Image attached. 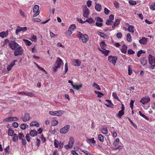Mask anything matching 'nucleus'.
Listing matches in <instances>:
<instances>
[{
	"instance_id": "obj_1",
	"label": "nucleus",
	"mask_w": 155,
	"mask_h": 155,
	"mask_svg": "<svg viewBox=\"0 0 155 155\" xmlns=\"http://www.w3.org/2000/svg\"><path fill=\"white\" fill-rule=\"evenodd\" d=\"M78 37L79 39H81L83 42L86 43L88 40L89 38L88 36L86 34L83 35L80 32H79V35H78Z\"/></svg>"
},
{
	"instance_id": "obj_2",
	"label": "nucleus",
	"mask_w": 155,
	"mask_h": 155,
	"mask_svg": "<svg viewBox=\"0 0 155 155\" xmlns=\"http://www.w3.org/2000/svg\"><path fill=\"white\" fill-rule=\"evenodd\" d=\"M149 61L151 68L153 69L155 66V58L151 54H149L148 57Z\"/></svg>"
},
{
	"instance_id": "obj_3",
	"label": "nucleus",
	"mask_w": 155,
	"mask_h": 155,
	"mask_svg": "<svg viewBox=\"0 0 155 155\" xmlns=\"http://www.w3.org/2000/svg\"><path fill=\"white\" fill-rule=\"evenodd\" d=\"M15 51L14 52V54L15 56L18 55H21L23 53V49L21 46L18 47L17 48L15 49Z\"/></svg>"
},
{
	"instance_id": "obj_4",
	"label": "nucleus",
	"mask_w": 155,
	"mask_h": 155,
	"mask_svg": "<svg viewBox=\"0 0 155 155\" xmlns=\"http://www.w3.org/2000/svg\"><path fill=\"white\" fill-rule=\"evenodd\" d=\"M9 45L12 50H14L18 47L19 45L15 41H11L9 43Z\"/></svg>"
},
{
	"instance_id": "obj_5",
	"label": "nucleus",
	"mask_w": 155,
	"mask_h": 155,
	"mask_svg": "<svg viewBox=\"0 0 155 155\" xmlns=\"http://www.w3.org/2000/svg\"><path fill=\"white\" fill-rule=\"evenodd\" d=\"M70 126L69 125H66L64 127L60 129V132L62 134H65L68 132L70 129Z\"/></svg>"
},
{
	"instance_id": "obj_6",
	"label": "nucleus",
	"mask_w": 155,
	"mask_h": 155,
	"mask_svg": "<svg viewBox=\"0 0 155 155\" xmlns=\"http://www.w3.org/2000/svg\"><path fill=\"white\" fill-rule=\"evenodd\" d=\"M95 20L97 21L95 24L97 26L101 27L102 26V22H103V20L102 18L100 17H97L95 18Z\"/></svg>"
},
{
	"instance_id": "obj_7",
	"label": "nucleus",
	"mask_w": 155,
	"mask_h": 155,
	"mask_svg": "<svg viewBox=\"0 0 155 155\" xmlns=\"http://www.w3.org/2000/svg\"><path fill=\"white\" fill-rule=\"evenodd\" d=\"M117 60V57L116 56H110L108 57V61L112 63L114 65L116 64Z\"/></svg>"
},
{
	"instance_id": "obj_8",
	"label": "nucleus",
	"mask_w": 155,
	"mask_h": 155,
	"mask_svg": "<svg viewBox=\"0 0 155 155\" xmlns=\"http://www.w3.org/2000/svg\"><path fill=\"white\" fill-rule=\"evenodd\" d=\"M83 16L85 18H87L89 14V10L86 5L83 7Z\"/></svg>"
},
{
	"instance_id": "obj_9",
	"label": "nucleus",
	"mask_w": 155,
	"mask_h": 155,
	"mask_svg": "<svg viewBox=\"0 0 155 155\" xmlns=\"http://www.w3.org/2000/svg\"><path fill=\"white\" fill-rule=\"evenodd\" d=\"M24 122L28 121L30 119L29 114L28 113H25L24 116L21 118Z\"/></svg>"
},
{
	"instance_id": "obj_10",
	"label": "nucleus",
	"mask_w": 155,
	"mask_h": 155,
	"mask_svg": "<svg viewBox=\"0 0 155 155\" xmlns=\"http://www.w3.org/2000/svg\"><path fill=\"white\" fill-rule=\"evenodd\" d=\"M150 101V98L149 97H144L142 98L140 101L143 105L147 104Z\"/></svg>"
},
{
	"instance_id": "obj_11",
	"label": "nucleus",
	"mask_w": 155,
	"mask_h": 155,
	"mask_svg": "<svg viewBox=\"0 0 155 155\" xmlns=\"http://www.w3.org/2000/svg\"><path fill=\"white\" fill-rule=\"evenodd\" d=\"M18 94H24L26 96H28L30 97H35V96L34 94H32L31 92L21 91L18 92Z\"/></svg>"
},
{
	"instance_id": "obj_12",
	"label": "nucleus",
	"mask_w": 155,
	"mask_h": 155,
	"mask_svg": "<svg viewBox=\"0 0 155 155\" xmlns=\"http://www.w3.org/2000/svg\"><path fill=\"white\" fill-rule=\"evenodd\" d=\"M62 62L63 61L60 58L58 57L57 58L55 65L59 68L60 67Z\"/></svg>"
},
{
	"instance_id": "obj_13",
	"label": "nucleus",
	"mask_w": 155,
	"mask_h": 155,
	"mask_svg": "<svg viewBox=\"0 0 155 155\" xmlns=\"http://www.w3.org/2000/svg\"><path fill=\"white\" fill-rule=\"evenodd\" d=\"M8 31H3L0 32V37L2 38L6 37L8 35Z\"/></svg>"
},
{
	"instance_id": "obj_14",
	"label": "nucleus",
	"mask_w": 155,
	"mask_h": 155,
	"mask_svg": "<svg viewBox=\"0 0 155 155\" xmlns=\"http://www.w3.org/2000/svg\"><path fill=\"white\" fill-rule=\"evenodd\" d=\"M17 61V60H15L13 61L11 64L8 66L7 68V70L9 71H10L12 69V68L13 66L15 65V64L16 62Z\"/></svg>"
},
{
	"instance_id": "obj_15",
	"label": "nucleus",
	"mask_w": 155,
	"mask_h": 155,
	"mask_svg": "<svg viewBox=\"0 0 155 155\" xmlns=\"http://www.w3.org/2000/svg\"><path fill=\"white\" fill-rule=\"evenodd\" d=\"M74 140L73 137H71L70 138L68 144L70 146L69 148H72L73 147L74 145Z\"/></svg>"
},
{
	"instance_id": "obj_16",
	"label": "nucleus",
	"mask_w": 155,
	"mask_h": 155,
	"mask_svg": "<svg viewBox=\"0 0 155 155\" xmlns=\"http://www.w3.org/2000/svg\"><path fill=\"white\" fill-rule=\"evenodd\" d=\"M96 5L95 6V9L98 12H100L101 10V6L99 3H95Z\"/></svg>"
},
{
	"instance_id": "obj_17",
	"label": "nucleus",
	"mask_w": 155,
	"mask_h": 155,
	"mask_svg": "<svg viewBox=\"0 0 155 155\" xmlns=\"http://www.w3.org/2000/svg\"><path fill=\"white\" fill-rule=\"evenodd\" d=\"M147 41V38L144 37L142 38L139 40V43L142 44H146Z\"/></svg>"
},
{
	"instance_id": "obj_18",
	"label": "nucleus",
	"mask_w": 155,
	"mask_h": 155,
	"mask_svg": "<svg viewBox=\"0 0 155 155\" xmlns=\"http://www.w3.org/2000/svg\"><path fill=\"white\" fill-rule=\"evenodd\" d=\"M38 132L35 130H31L30 132V134L32 137H35L37 135Z\"/></svg>"
},
{
	"instance_id": "obj_19",
	"label": "nucleus",
	"mask_w": 155,
	"mask_h": 155,
	"mask_svg": "<svg viewBox=\"0 0 155 155\" xmlns=\"http://www.w3.org/2000/svg\"><path fill=\"white\" fill-rule=\"evenodd\" d=\"M101 132L104 134H107L108 132L107 127L106 126H104L101 129Z\"/></svg>"
},
{
	"instance_id": "obj_20",
	"label": "nucleus",
	"mask_w": 155,
	"mask_h": 155,
	"mask_svg": "<svg viewBox=\"0 0 155 155\" xmlns=\"http://www.w3.org/2000/svg\"><path fill=\"white\" fill-rule=\"evenodd\" d=\"M122 48L120 49L121 52L123 53H125L127 52V47L125 45H123Z\"/></svg>"
},
{
	"instance_id": "obj_21",
	"label": "nucleus",
	"mask_w": 155,
	"mask_h": 155,
	"mask_svg": "<svg viewBox=\"0 0 155 155\" xmlns=\"http://www.w3.org/2000/svg\"><path fill=\"white\" fill-rule=\"evenodd\" d=\"M30 125L31 127L35 126L37 127H38L39 126V124L36 121H32L30 123Z\"/></svg>"
},
{
	"instance_id": "obj_22",
	"label": "nucleus",
	"mask_w": 155,
	"mask_h": 155,
	"mask_svg": "<svg viewBox=\"0 0 155 155\" xmlns=\"http://www.w3.org/2000/svg\"><path fill=\"white\" fill-rule=\"evenodd\" d=\"M98 50L101 51L103 54H104L105 56H106L107 55L108 53L110 52L108 50H101L100 48H98Z\"/></svg>"
},
{
	"instance_id": "obj_23",
	"label": "nucleus",
	"mask_w": 155,
	"mask_h": 155,
	"mask_svg": "<svg viewBox=\"0 0 155 155\" xmlns=\"http://www.w3.org/2000/svg\"><path fill=\"white\" fill-rule=\"evenodd\" d=\"M140 63L143 65H146L147 63V61L145 58H141L140 59Z\"/></svg>"
},
{
	"instance_id": "obj_24",
	"label": "nucleus",
	"mask_w": 155,
	"mask_h": 155,
	"mask_svg": "<svg viewBox=\"0 0 155 155\" xmlns=\"http://www.w3.org/2000/svg\"><path fill=\"white\" fill-rule=\"evenodd\" d=\"M83 85L82 84H80L79 85H73V87L74 89H76L78 90H79L82 87Z\"/></svg>"
},
{
	"instance_id": "obj_25",
	"label": "nucleus",
	"mask_w": 155,
	"mask_h": 155,
	"mask_svg": "<svg viewBox=\"0 0 155 155\" xmlns=\"http://www.w3.org/2000/svg\"><path fill=\"white\" fill-rule=\"evenodd\" d=\"M94 138L89 139L87 140V142L91 145V143H92L93 144V145H94V143H96V141L94 140Z\"/></svg>"
},
{
	"instance_id": "obj_26",
	"label": "nucleus",
	"mask_w": 155,
	"mask_h": 155,
	"mask_svg": "<svg viewBox=\"0 0 155 155\" xmlns=\"http://www.w3.org/2000/svg\"><path fill=\"white\" fill-rule=\"evenodd\" d=\"M107 102L108 104H105L108 107H111L113 105V104L112 103L111 101L107 99L105 100Z\"/></svg>"
},
{
	"instance_id": "obj_27",
	"label": "nucleus",
	"mask_w": 155,
	"mask_h": 155,
	"mask_svg": "<svg viewBox=\"0 0 155 155\" xmlns=\"http://www.w3.org/2000/svg\"><path fill=\"white\" fill-rule=\"evenodd\" d=\"M100 45L101 47L103 50H105V49L106 48L107 46V45L104 41H102L100 43Z\"/></svg>"
},
{
	"instance_id": "obj_28",
	"label": "nucleus",
	"mask_w": 155,
	"mask_h": 155,
	"mask_svg": "<svg viewBox=\"0 0 155 155\" xmlns=\"http://www.w3.org/2000/svg\"><path fill=\"white\" fill-rule=\"evenodd\" d=\"M134 26L133 25H129L128 28V30L129 32L133 33L134 32Z\"/></svg>"
},
{
	"instance_id": "obj_29",
	"label": "nucleus",
	"mask_w": 155,
	"mask_h": 155,
	"mask_svg": "<svg viewBox=\"0 0 155 155\" xmlns=\"http://www.w3.org/2000/svg\"><path fill=\"white\" fill-rule=\"evenodd\" d=\"M39 6L38 5H35L34 6L33 9V11L34 13H36L39 11Z\"/></svg>"
},
{
	"instance_id": "obj_30",
	"label": "nucleus",
	"mask_w": 155,
	"mask_h": 155,
	"mask_svg": "<svg viewBox=\"0 0 155 155\" xmlns=\"http://www.w3.org/2000/svg\"><path fill=\"white\" fill-rule=\"evenodd\" d=\"M14 131L11 128L8 129V135L9 136H12L13 135Z\"/></svg>"
},
{
	"instance_id": "obj_31",
	"label": "nucleus",
	"mask_w": 155,
	"mask_h": 155,
	"mask_svg": "<svg viewBox=\"0 0 155 155\" xmlns=\"http://www.w3.org/2000/svg\"><path fill=\"white\" fill-rule=\"evenodd\" d=\"M28 127V125L26 124H23L20 126V128L22 130H25Z\"/></svg>"
},
{
	"instance_id": "obj_32",
	"label": "nucleus",
	"mask_w": 155,
	"mask_h": 155,
	"mask_svg": "<svg viewBox=\"0 0 155 155\" xmlns=\"http://www.w3.org/2000/svg\"><path fill=\"white\" fill-rule=\"evenodd\" d=\"M54 146L56 148L58 147L59 142L57 139H55L54 140Z\"/></svg>"
},
{
	"instance_id": "obj_33",
	"label": "nucleus",
	"mask_w": 155,
	"mask_h": 155,
	"mask_svg": "<svg viewBox=\"0 0 155 155\" xmlns=\"http://www.w3.org/2000/svg\"><path fill=\"white\" fill-rule=\"evenodd\" d=\"M74 61L76 63V64L75 65V66H79L80 65L81 62L80 60L78 59H74Z\"/></svg>"
},
{
	"instance_id": "obj_34",
	"label": "nucleus",
	"mask_w": 155,
	"mask_h": 155,
	"mask_svg": "<svg viewBox=\"0 0 155 155\" xmlns=\"http://www.w3.org/2000/svg\"><path fill=\"white\" fill-rule=\"evenodd\" d=\"M76 28V26L74 24H71L70 26L68 29L71 31L74 30Z\"/></svg>"
},
{
	"instance_id": "obj_35",
	"label": "nucleus",
	"mask_w": 155,
	"mask_h": 155,
	"mask_svg": "<svg viewBox=\"0 0 155 155\" xmlns=\"http://www.w3.org/2000/svg\"><path fill=\"white\" fill-rule=\"evenodd\" d=\"M98 140L101 142H103L104 141V137L101 134H99L98 136Z\"/></svg>"
},
{
	"instance_id": "obj_36",
	"label": "nucleus",
	"mask_w": 155,
	"mask_h": 155,
	"mask_svg": "<svg viewBox=\"0 0 155 155\" xmlns=\"http://www.w3.org/2000/svg\"><path fill=\"white\" fill-rule=\"evenodd\" d=\"M57 116L58 117L61 116L64 113V111L61 110L57 111Z\"/></svg>"
},
{
	"instance_id": "obj_37",
	"label": "nucleus",
	"mask_w": 155,
	"mask_h": 155,
	"mask_svg": "<svg viewBox=\"0 0 155 155\" xmlns=\"http://www.w3.org/2000/svg\"><path fill=\"white\" fill-rule=\"evenodd\" d=\"M18 135L16 134H15L13 135V137L12 139V140L13 141L17 142L18 140Z\"/></svg>"
},
{
	"instance_id": "obj_38",
	"label": "nucleus",
	"mask_w": 155,
	"mask_h": 155,
	"mask_svg": "<svg viewBox=\"0 0 155 155\" xmlns=\"http://www.w3.org/2000/svg\"><path fill=\"white\" fill-rule=\"evenodd\" d=\"M3 121L5 122L12 121H13V120L12 117H9L4 119Z\"/></svg>"
},
{
	"instance_id": "obj_39",
	"label": "nucleus",
	"mask_w": 155,
	"mask_h": 155,
	"mask_svg": "<svg viewBox=\"0 0 155 155\" xmlns=\"http://www.w3.org/2000/svg\"><path fill=\"white\" fill-rule=\"evenodd\" d=\"M72 34V32L71 31L69 30V29L68 30L66 31L65 32V34L67 36H69L71 35Z\"/></svg>"
},
{
	"instance_id": "obj_40",
	"label": "nucleus",
	"mask_w": 155,
	"mask_h": 155,
	"mask_svg": "<svg viewBox=\"0 0 155 155\" xmlns=\"http://www.w3.org/2000/svg\"><path fill=\"white\" fill-rule=\"evenodd\" d=\"M23 41H24L26 45L28 46H30L32 44L31 42L30 41L28 40L23 39Z\"/></svg>"
},
{
	"instance_id": "obj_41",
	"label": "nucleus",
	"mask_w": 155,
	"mask_h": 155,
	"mask_svg": "<svg viewBox=\"0 0 155 155\" xmlns=\"http://www.w3.org/2000/svg\"><path fill=\"white\" fill-rule=\"evenodd\" d=\"M127 40L128 42H130L132 41L130 34L129 33L127 35Z\"/></svg>"
},
{
	"instance_id": "obj_42",
	"label": "nucleus",
	"mask_w": 155,
	"mask_h": 155,
	"mask_svg": "<svg viewBox=\"0 0 155 155\" xmlns=\"http://www.w3.org/2000/svg\"><path fill=\"white\" fill-rule=\"evenodd\" d=\"M86 22H87L89 23H94L95 22L94 20H93L92 18H90L87 19L86 21Z\"/></svg>"
},
{
	"instance_id": "obj_43",
	"label": "nucleus",
	"mask_w": 155,
	"mask_h": 155,
	"mask_svg": "<svg viewBox=\"0 0 155 155\" xmlns=\"http://www.w3.org/2000/svg\"><path fill=\"white\" fill-rule=\"evenodd\" d=\"M98 35L101 37L103 38H106L107 37V36L103 34L101 32H99Z\"/></svg>"
},
{
	"instance_id": "obj_44",
	"label": "nucleus",
	"mask_w": 155,
	"mask_h": 155,
	"mask_svg": "<svg viewBox=\"0 0 155 155\" xmlns=\"http://www.w3.org/2000/svg\"><path fill=\"white\" fill-rule=\"evenodd\" d=\"M58 122L57 120H52L51 123L53 126H55L58 124Z\"/></svg>"
},
{
	"instance_id": "obj_45",
	"label": "nucleus",
	"mask_w": 155,
	"mask_h": 155,
	"mask_svg": "<svg viewBox=\"0 0 155 155\" xmlns=\"http://www.w3.org/2000/svg\"><path fill=\"white\" fill-rule=\"evenodd\" d=\"M93 86L96 88L97 90H101V89L98 85L95 82H94Z\"/></svg>"
},
{
	"instance_id": "obj_46",
	"label": "nucleus",
	"mask_w": 155,
	"mask_h": 155,
	"mask_svg": "<svg viewBox=\"0 0 155 155\" xmlns=\"http://www.w3.org/2000/svg\"><path fill=\"white\" fill-rule=\"evenodd\" d=\"M113 22V21H112V20H109L108 19L106 21V24L108 25H112Z\"/></svg>"
},
{
	"instance_id": "obj_47",
	"label": "nucleus",
	"mask_w": 155,
	"mask_h": 155,
	"mask_svg": "<svg viewBox=\"0 0 155 155\" xmlns=\"http://www.w3.org/2000/svg\"><path fill=\"white\" fill-rule=\"evenodd\" d=\"M124 114V111L122 110H120L119 112V113L117 114L118 117L121 118V117Z\"/></svg>"
},
{
	"instance_id": "obj_48",
	"label": "nucleus",
	"mask_w": 155,
	"mask_h": 155,
	"mask_svg": "<svg viewBox=\"0 0 155 155\" xmlns=\"http://www.w3.org/2000/svg\"><path fill=\"white\" fill-rule=\"evenodd\" d=\"M31 39H30L32 41H36L37 40V37L35 35H31Z\"/></svg>"
},
{
	"instance_id": "obj_49",
	"label": "nucleus",
	"mask_w": 155,
	"mask_h": 155,
	"mask_svg": "<svg viewBox=\"0 0 155 155\" xmlns=\"http://www.w3.org/2000/svg\"><path fill=\"white\" fill-rule=\"evenodd\" d=\"M94 92L96 94H97V97H101V96H103V94L101 93V92L99 91H94Z\"/></svg>"
},
{
	"instance_id": "obj_50",
	"label": "nucleus",
	"mask_w": 155,
	"mask_h": 155,
	"mask_svg": "<svg viewBox=\"0 0 155 155\" xmlns=\"http://www.w3.org/2000/svg\"><path fill=\"white\" fill-rule=\"evenodd\" d=\"M139 113L140 116L143 117L146 120H148V118L144 114H143L140 111H139Z\"/></svg>"
},
{
	"instance_id": "obj_51",
	"label": "nucleus",
	"mask_w": 155,
	"mask_h": 155,
	"mask_svg": "<svg viewBox=\"0 0 155 155\" xmlns=\"http://www.w3.org/2000/svg\"><path fill=\"white\" fill-rule=\"evenodd\" d=\"M18 137L20 140L23 139V138L24 137V136L23 134V133L22 132L19 133L18 134Z\"/></svg>"
},
{
	"instance_id": "obj_52",
	"label": "nucleus",
	"mask_w": 155,
	"mask_h": 155,
	"mask_svg": "<svg viewBox=\"0 0 155 155\" xmlns=\"http://www.w3.org/2000/svg\"><path fill=\"white\" fill-rule=\"evenodd\" d=\"M112 96L114 98L117 100H119V98L118 96L117 95V94L116 93H112Z\"/></svg>"
},
{
	"instance_id": "obj_53",
	"label": "nucleus",
	"mask_w": 155,
	"mask_h": 155,
	"mask_svg": "<svg viewBox=\"0 0 155 155\" xmlns=\"http://www.w3.org/2000/svg\"><path fill=\"white\" fill-rule=\"evenodd\" d=\"M82 151L85 153V154L86 155H94V154L91 153L90 152H89L87 151V150H83Z\"/></svg>"
},
{
	"instance_id": "obj_54",
	"label": "nucleus",
	"mask_w": 155,
	"mask_h": 155,
	"mask_svg": "<svg viewBox=\"0 0 155 155\" xmlns=\"http://www.w3.org/2000/svg\"><path fill=\"white\" fill-rule=\"evenodd\" d=\"M57 111H49V114L51 115H56L57 116Z\"/></svg>"
},
{
	"instance_id": "obj_55",
	"label": "nucleus",
	"mask_w": 155,
	"mask_h": 155,
	"mask_svg": "<svg viewBox=\"0 0 155 155\" xmlns=\"http://www.w3.org/2000/svg\"><path fill=\"white\" fill-rule=\"evenodd\" d=\"M18 28H20L21 30V31L23 32L26 31L27 29V28L26 27H20L19 26H18Z\"/></svg>"
},
{
	"instance_id": "obj_56",
	"label": "nucleus",
	"mask_w": 155,
	"mask_h": 155,
	"mask_svg": "<svg viewBox=\"0 0 155 155\" xmlns=\"http://www.w3.org/2000/svg\"><path fill=\"white\" fill-rule=\"evenodd\" d=\"M127 53L129 54H134L135 53V52L132 49H130L128 50Z\"/></svg>"
},
{
	"instance_id": "obj_57",
	"label": "nucleus",
	"mask_w": 155,
	"mask_h": 155,
	"mask_svg": "<svg viewBox=\"0 0 155 155\" xmlns=\"http://www.w3.org/2000/svg\"><path fill=\"white\" fill-rule=\"evenodd\" d=\"M150 8L153 10H155V2L152 5H151L150 7Z\"/></svg>"
},
{
	"instance_id": "obj_58",
	"label": "nucleus",
	"mask_w": 155,
	"mask_h": 155,
	"mask_svg": "<svg viewBox=\"0 0 155 155\" xmlns=\"http://www.w3.org/2000/svg\"><path fill=\"white\" fill-rule=\"evenodd\" d=\"M134 102V101L131 100L130 102V106L132 110H133V106Z\"/></svg>"
},
{
	"instance_id": "obj_59",
	"label": "nucleus",
	"mask_w": 155,
	"mask_h": 155,
	"mask_svg": "<svg viewBox=\"0 0 155 155\" xmlns=\"http://www.w3.org/2000/svg\"><path fill=\"white\" fill-rule=\"evenodd\" d=\"M110 11L107 8H104V12L106 15H108L109 14Z\"/></svg>"
},
{
	"instance_id": "obj_60",
	"label": "nucleus",
	"mask_w": 155,
	"mask_h": 155,
	"mask_svg": "<svg viewBox=\"0 0 155 155\" xmlns=\"http://www.w3.org/2000/svg\"><path fill=\"white\" fill-rule=\"evenodd\" d=\"M120 20L119 19H117L116 20L115 22L114 23V25H115L116 26H117L118 25L120 24Z\"/></svg>"
},
{
	"instance_id": "obj_61",
	"label": "nucleus",
	"mask_w": 155,
	"mask_h": 155,
	"mask_svg": "<svg viewBox=\"0 0 155 155\" xmlns=\"http://www.w3.org/2000/svg\"><path fill=\"white\" fill-rule=\"evenodd\" d=\"M129 3L131 5H134L136 4V2L135 1H129Z\"/></svg>"
},
{
	"instance_id": "obj_62",
	"label": "nucleus",
	"mask_w": 155,
	"mask_h": 155,
	"mask_svg": "<svg viewBox=\"0 0 155 155\" xmlns=\"http://www.w3.org/2000/svg\"><path fill=\"white\" fill-rule=\"evenodd\" d=\"M12 125L15 128H17L18 126V124L16 122H14L12 123Z\"/></svg>"
},
{
	"instance_id": "obj_63",
	"label": "nucleus",
	"mask_w": 155,
	"mask_h": 155,
	"mask_svg": "<svg viewBox=\"0 0 155 155\" xmlns=\"http://www.w3.org/2000/svg\"><path fill=\"white\" fill-rule=\"evenodd\" d=\"M64 143L63 142L60 141L59 143V148L61 149L64 146Z\"/></svg>"
},
{
	"instance_id": "obj_64",
	"label": "nucleus",
	"mask_w": 155,
	"mask_h": 155,
	"mask_svg": "<svg viewBox=\"0 0 155 155\" xmlns=\"http://www.w3.org/2000/svg\"><path fill=\"white\" fill-rule=\"evenodd\" d=\"M92 2L91 0H89L87 1V6L88 7H91V5Z\"/></svg>"
}]
</instances>
